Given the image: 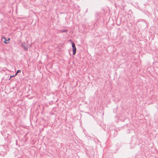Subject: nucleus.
<instances>
[{"label":"nucleus","instance_id":"1","mask_svg":"<svg viewBox=\"0 0 158 158\" xmlns=\"http://www.w3.org/2000/svg\"><path fill=\"white\" fill-rule=\"evenodd\" d=\"M72 47L73 48V54L74 55L76 52V49L75 44L73 43H72Z\"/></svg>","mask_w":158,"mask_h":158},{"label":"nucleus","instance_id":"2","mask_svg":"<svg viewBox=\"0 0 158 158\" xmlns=\"http://www.w3.org/2000/svg\"><path fill=\"white\" fill-rule=\"evenodd\" d=\"M22 45L26 50H27V49H28L27 47V45L24 43L22 44Z\"/></svg>","mask_w":158,"mask_h":158},{"label":"nucleus","instance_id":"3","mask_svg":"<svg viewBox=\"0 0 158 158\" xmlns=\"http://www.w3.org/2000/svg\"><path fill=\"white\" fill-rule=\"evenodd\" d=\"M7 41L5 39V41H4V43L5 44H8V43L6 42V41Z\"/></svg>","mask_w":158,"mask_h":158},{"label":"nucleus","instance_id":"4","mask_svg":"<svg viewBox=\"0 0 158 158\" xmlns=\"http://www.w3.org/2000/svg\"><path fill=\"white\" fill-rule=\"evenodd\" d=\"M21 72V71L20 70H17V74L19 72Z\"/></svg>","mask_w":158,"mask_h":158},{"label":"nucleus","instance_id":"5","mask_svg":"<svg viewBox=\"0 0 158 158\" xmlns=\"http://www.w3.org/2000/svg\"><path fill=\"white\" fill-rule=\"evenodd\" d=\"M2 39H4L5 40L6 39L5 37H2Z\"/></svg>","mask_w":158,"mask_h":158},{"label":"nucleus","instance_id":"6","mask_svg":"<svg viewBox=\"0 0 158 158\" xmlns=\"http://www.w3.org/2000/svg\"><path fill=\"white\" fill-rule=\"evenodd\" d=\"M15 75H14V76H10V78L11 77H15Z\"/></svg>","mask_w":158,"mask_h":158},{"label":"nucleus","instance_id":"7","mask_svg":"<svg viewBox=\"0 0 158 158\" xmlns=\"http://www.w3.org/2000/svg\"><path fill=\"white\" fill-rule=\"evenodd\" d=\"M10 40V38H9L8 40H7V41H9Z\"/></svg>","mask_w":158,"mask_h":158},{"label":"nucleus","instance_id":"8","mask_svg":"<svg viewBox=\"0 0 158 158\" xmlns=\"http://www.w3.org/2000/svg\"><path fill=\"white\" fill-rule=\"evenodd\" d=\"M17 73H15V76H16L17 75Z\"/></svg>","mask_w":158,"mask_h":158}]
</instances>
